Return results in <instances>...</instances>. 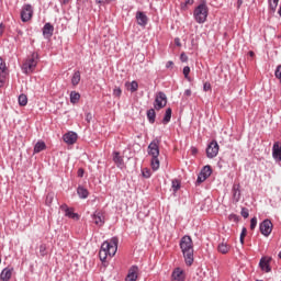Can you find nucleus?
<instances>
[{
    "label": "nucleus",
    "instance_id": "1",
    "mask_svg": "<svg viewBox=\"0 0 281 281\" xmlns=\"http://www.w3.org/2000/svg\"><path fill=\"white\" fill-rule=\"evenodd\" d=\"M180 249L182 251V256L184 258V262L187 267H192L194 263V245L192 243V237L189 235H184L180 239Z\"/></svg>",
    "mask_w": 281,
    "mask_h": 281
},
{
    "label": "nucleus",
    "instance_id": "2",
    "mask_svg": "<svg viewBox=\"0 0 281 281\" xmlns=\"http://www.w3.org/2000/svg\"><path fill=\"white\" fill-rule=\"evenodd\" d=\"M210 8H207V0H201V3L193 10V19L200 25L207 21Z\"/></svg>",
    "mask_w": 281,
    "mask_h": 281
},
{
    "label": "nucleus",
    "instance_id": "3",
    "mask_svg": "<svg viewBox=\"0 0 281 281\" xmlns=\"http://www.w3.org/2000/svg\"><path fill=\"white\" fill-rule=\"evenodd\" d=\"M36 65H38V53L33 52L22 65L23 74H32L36 69Z\"/></svg>",
    "mask_w": 281,
    "mask_h": 281
},
{
    "label": "nucleus",
    "instance_id": "4",
    "mask_svg": "<svg viewBox=\"0 0 281 281\" xmlns=\"http://www.w3.org/2000/svg\"><path fill=\"white\" fill-rule=\"evenodd\" d=\"M166 104H168V97L162 91L157 92L154 102V109L156 111H161V109H164Z\"/></svg>",
    "mask_w": 281,
    "mask_h": 281
},
{
    "label": "nucleus",
    "instance_id": "5",
    "mask_svg": "<svg viewBox=\"0 0 281 281\" xmlns=\"http://www.w3.org/2000/svg\"><path fill=\"white\" fill-rule=\"evenodd\" d=\"M259 229L262 234V236H271V232H273V223H271V220H263L259 224Z\"/></svg>",
    "mask_w": 281,
    "mask_h": 281
},
{
    "label": "nucleus",
    "instance_id": "6",
    "mask_svg": "<svg viewBox=\"0 0 281 281\" xmlns=\"http://www.w3.org/2000/svg\"><path fill=\"white\" fill-rule=\"evenodd\" d=\"M34 14V9L32 8V4H24L22 7L21 11V20L23 23H27L32 19Z\"/></svg>",
    "mask_w": 281,
    "mask_h": 281
},
{
    "label": "nucleus",
    "instance_id": "7",
    "mask_svg": "<svg viewBox=\"0 0 281 281\" xmlns=\"http://www.w3.org/2000/svg\"><path fill=\"white\" fill-rule=\"evenodd\" d=\"M218 142L212 140L206 147V157L209 159H214V157L218 155Z\"/></svg>",
    "mask_w": 281,
    "mask_h": 281
},
{
    "label": "nucleus",
    "instance_id": "8",
    "mask_svg": "<svg viewBox=\"0 0 281 281\" xmlns=\"http://www.w3.org/2000/svg\"><path fill=\"white\" fill-rule=\"evenodd\" d=\"M161 140L159 138H155L149 145H148V155L150 157H159V144Z\"/></svg>",
    "mask_w": 281,
    "mask_h": 281
},
{
    "label": "nucleus",
    "instance_id": "9",
    "mask_svg": "<svg viewBox=\"0 0 281 281\" xmlns=\"http://www.w3.org/2000/svg\"><path fill=\"white\" fill-rule=\"evenodd\" d=\"M259 268L261 271H265V273H271V257H261Z\"/></svg>",
    "mask_w": 281,
    "mask_h": 281
},
{
    "label": "nucleus",
    "instance_id": "10",
    "mask_svg": "<svg viewBox=\"0 0 281 281\" xmlns=\"http://www.w3.org/2000/svg\"><path fill=\"white\" fill-rule=\"evenodd\" d=\"M60 210L61 212H65V216H67V218H72L74 221L80 220V215H78V213H74V209H70L67 204H61Z\"/></svg>",
    "mask_w": 281,
    "mask_h": 281
},
{
    "label": "nucleus",
    "instance_id": "11",
    "mask_svg": "<svg viewBox=\"0 0 281 281\" xmlns=\"http://www.w3.org/2000/svg\"><path fill=\"white\" fill-rule=\"evenodd\" d=\"M91 218L98 227H102L104 225V213L102 211H95L91 215Z\"/></svg>",
    "mask_w": 281,
    "mask_h": 281
},
{
    "label": "nucleus",
    "instance_id": "12",
    "mask_svg": "<svg viewBox=\"0 0 281 281\" xmlns=\"http://www.w3.org/2000/svg\"><path fill=\"white\" fill-rule=\"evenodd\" d=\"M272 158L277 164H281V144L279 142L272 146Z\"/></svg>",
    "mask_w": 281,
    "mask_h": 281
},
{
    "label": "nucleus",
    "instance_id": "13",
    "mask_svg": "<svg viewBox=\"0 0 281 281\" xmlns=\"http://www.w3.org/2000/svg\"><path fill=\"white\" fill-rule=\"evenodd\" d=\"M63 139L66 144L72 146V144H76V142H78V134L76 132H68L64 134Z\"/></svg>",
    "mask_w": 281,
    "mask_h": 281
},
{
    "label": "nucleus",
    "instance_id": "14",
    "mask_svg": "<svg viewBox=\"0 0 281 281\" xmlns=\"http://www.w3.org/2000/svg\"><path fill=\"white\" fill-rule=\"evenodd\" d=\"M136 21L137 24L140 25V27H146L148 25V15L142 11L136 12Z\"/></svg>",
    "mask_w": 281,
    "mask_h": 281
},
{
    "label": "nucleus",
    "instance_id": "15",
    "mask_svg": "<svg viewBox=\"0 0 281 281\" xmlns=\"http://www.w3.org/2000/svg\"><path fill=\"white\" fill-rule=\"evenodd\" d=\"M171 281H186V274L181 268H176L171 274Z\"/></svg>",
    "mask_w": 281,
    "mask_h": 281
},
{
    "label": "nucleus",
    "instance_id": "16",
    "mask_svg": "<svg viewBox=\"0 0 281 281\" xmlns=\"http://www.w3.org/2000/svg\"><path fill=\"white\" fill-rule=\"evenodd\" d=\"M139 268L137 266H132L128 270L125 281H137V273Z\"/></svg>",
    "mask_w": 281,
    "mask_h": 281
},
{
    "label": "nucleus",
    "instance_id": "17",
    "mask_svg": "<svg viewBox=\"0 0 281 281\" xmlns=\"http://www.w3.org/2000/svg\"><path fill=\"white\" fill-rule=\"evenodd\" d=\"M42 32H43L44 38H50L52 36H54V25H52V23L47 22L43 26Z\"/></svg>",
    "mask_w": 281,
    "mask_h": 281
},
{
    "label": "nucleus",
    "instance_id": "18",
    "mask_svg": "<svg viewBox=\"0 0 281 281\" xmlns=\"http://www.w3.org/2000/svg\"><path fill=\"white\" fill-rule=\"evenodd\" d=\"M112 157L115 166L122 170L124 168V158L120 155V151H113Z\"/></svg>",
    "mask_w": 281,
    "mask_h": 281
},
{
    "label": "nucleus",
    "instance_id": "19",
    "mask_svg": "<svg viewBox=\"0 0 281 281\" xmlns=\"http://www.w3.org/2000/svg\"><path fill=\"white\" fill-rule=\"evenodd\" d=\"M232 249V245L227 244L225 239H223L218 245H217V251L220 254H229V250Z\"/></svg>",
    "mask_w": 281,
    "mask_h": 281
},
{
    "label": "nucleus",
    "instance_id": "20",
    "mask_svg": "<svg viewBox=\"0 0 281 281\" xmlns=\"http://www.w3.org/2000/svg\"><path fill=\"white\" fill-rule=\"evenodd\" d=\"M116 252H117V237H112L110 249L108 250V255L110 256V258H113V256H115Z\"/></svg>",
    "mask_w": 281,
    "mask_h": 281
},
{
    "label": "nucleus",
    "instance_id": "21",
    "mask_svg": "<svg viewBox=\"0 0 281 281\" xmlns=\"http://www.w3.org/2000/svg\"><path fill=\"white\" fill-rule=\"evenodd\" d=\"M12 271H14V269L4 268L0 273V280L1 281H10V279L12 278Z\"/></svg>",
    "mask_w": 281,
    "mask_h": 281
},
{
    "label": "nucleus",
    "instance_id": "22",
    "mask_svg": "<svg viewBox=\"0 0 281 281\" xmlns=\"http://www.w3.org/2000/svg\"><path fill=\"white\" fill-rule=\"evenodd\" d=\"M232 192L233 200L235 201V203H238V201H240V183L233 184Z\"/></svg>",
    "mask_w": 281,
    "mask_h": 281
},
{
    "label": "nucleus",
    "instance_id": "23",
    "mask_svg": "<svg viewBox=\"0 0 281 281\" xmlns=\"http://www.w3.org/2000/svg\"><path fill=\"white\" fill-rule=\"evenodd\" d=\"M77 194L79 196V199H88L89 198V190H87V188L79 186L77 188Z\"/></svg>",
    "mask_w": 281,
    "mask_h": 281
},
{
    "label": "nucleus",
    "instance_id": "24",
    "mask_svg": "<svg viewBox=\"0 0 281 281\" xmlns=\"http://www.w3.org/2000/svg\"><path fill=\"white\" fill-rule=\"evenodd\" d=\"M47 148V145L43 140H38L34 146V154L43 153Z\"/></svg>",
    "mask_w": 281,
    "mask_h": 281
},
{
    "label": "nucleus",
    "instance_id": "25",
    "mask_svg": "<svg viewBox=\"0 0 281 281\" xmlns=\"http://www.w3.org/2000/svg\"><path fill=\"white\" fill-rule=\"evenodd\" d=\"M80 70H76L71 77L72 87H78L80 85Z\"/></svg>",
    "mask_w": 281,
    "mask_h": 281
},
{
    "label": "nucleus",
    "instance_id": "26",
    "mask_svg": "<svg viewBox=\"0 0 281 281\" xmlns=\"http://www.w3.org/2000/svg\"><path fill=\"white\" fill-rule=\"evenodd\" d=\"M170 120H172V109L168 108L165 112L162 124H170Z\"/></svg>",
    "mask_w": 281,
    "mask_h": 281
},
{
    "label": "nucleus",
    "instance_id": "27",
    "mask_svg": "<svg viewBox=\"0 0 281 281\" xmlns=\"http://www.w3.org/2000/svg\"><path fill=\"white\" fill-rule=\"evenodd\" d=\"M150 165L154 172H156V170H159V166H160L159 156L151 157Z\"/></svg>",
    "mask_w": 281,
    "mask_h": 281
},
{
    "label": "nucleus",
    "instance_id": "28",
    "mask_svg": "<svg viewBox=\"0 0 281 281\" xmlns=\"http://www.w3.org/2000/svg\"><path fill=\"white\" fill-rule=\"evenodd\" d=\"M157 117V113L155 112V109H149L147 111V120L149 124H153Z\"/></svg>",
    "mask_w": 281,
    "mask_h": 281
},
{
    "label": "nucleus",
    "instance_id": "29",
    "mask_svg": "<svg viewBox=\"0 0 281 281\" xmlns=\"http://www.w3.org/2000/svg\"><path fill=\"white\" fill-rule=\"evenodd\" d=\"M70 102H71V104H78V102H80V92L71 91L70 92Z\"/></svg>",
    "mask_w": 281,
    "mask_h": 281
},
{
    "label": "nucleus",
    "instance_id": "30",
    "mask_svg": "<svg viewBox=\"0 0 281 281\" xmlns=\"http://www.w3.org/2000/svg\"><path fill=\"white\" fill-rule=\"evenodd\" d=\"M200 173H202L207 179L212 176V167L210 165L204 166Z\"/></svg>",
    "mask_w": 281,
    "mask_h": 281
},
{
    "label": "nucleus",
    "instance_id": "31",
    "mask_svg": "<svg viewBox=\"0 0 281 281\" xmlns=\"http://www.w3.org/2000/svg\"><path fill=\"white\" fill-rule=\"evenodd\" d=\"M18 102H19L20 106H27V95H25L23 93L20 94Z\"/></svg>",
    "mask_w": 281,
    "mask_h": 281
},
{
    "label": "nucleus",
    "instance_id": "32",
    "mask_svg": "<svg viewBox=\"0 0 281 281\" xmlns=\"http://www.w3.org/2000/svg\"><path fill=\"white\" fill-rule=\"evenodd\" d=\"M268 3L271 12H276V10L278 9V3H280V0H268Z\"/></svg>",
    "mask_w": 281,
    "mask_h": 281
},
{
    "label": "nucleus",
    "instance_id": "33",
    "mask_svg": "<svg viewBox=\"0 0 281 281\" xmlns=\"http://www.w3.org/2000/svg\"><path fill=\"white\" fill-rule=\"evenodd\" d=\"M99 258H100L101 262H106V258H109V252H105L101 248L99 251Z\"/></svg>",
    "mask_w": 281,
    "mask_h": 281
},
{
    "label": "nucleus",
    "instance_id": "34",
    "mask_svg": "<svg viewBox=\"0 0 281 281\" xmlns=\"http://www.w3.org/2000/svg\"><path fill=\"white\" fill-rule=\"evenodd\" d=\"M111 248V239L110 241H104L102 245H101V250L105 251V254H109V249Z\"/></svg>",
    "mask_w": 281,
    "mask_h": 281
},
{
    "label": "nucleus",
    "instance_id": "35",
    "mask_svg": "<svg viewBox=\"0 0 281 281\" xmlns=\"http://www.w3.org/2000/svg\"><path fill=\"white\" fill-rule=\"evenodd\" d=\"M137 89H139V83H137V81H132L130 85V90L132 93H135V91H137Z\"/></svg>",
    "mask_w": 281,
    "mask_h": 281
},
{
    "label": "nucleus",
    "instance_id": "36",
    "mask_svg": "<svg viewBox=\"0 0 281 281\" xmlns=\"http://www.w3.org/2000/svg\"><path fill=\"white\" fill-rule=\"evenodd\" d=\"M181 188V182H179V180H173L172 181V190L173 192H178Z\"/></svg>",
    "mask_w": 281,
    "mask_h": 281
},
{
    "label": "nucleus",
    "instance_id": "37",
    "mask_svg": "<svg viewBox=\"0 0 281 281\" xmlns=\"http://www.w3.org/2000/svg\"><path fill=\"white\" fill-rule=\"evenodd\" d=\"M245 236H247V228L243 227L241 233H240V237H239V240H240L241 245H245Z\"/></svg>",
    "mask_w": 281,
    "mask_h": 281
},
{
    "label": "nucleus",
    "instance_id": "38",
    "mask_svg": "<svg viewBox=\"0 0 281 281\" xmlns=\"http://www.w3.org/2000/svg\"><path fill=\"white\" fill-rule=\"evenodd\" d=\"M52 203H54V193H48L46 195V205H52Z\"/></svg>",
    "mask_w": 281,
    "mask_h": 281
},
{
    "label": "nucleus",
    "instance_id": "39",
    "mask_svg": "<svg viewBox=\"0 0 281 281\" xmlns=\"http://www.w3.org/2000/svg\"><path fill=\"white\" fill-rule=\"evenodd\" d=\"M240 215L243 216V218H249V209L241 207Z\"/></svg>",
    "mask_w": 281,
    "mask_h": 281
},
{
    "label": "nucleus",
    "instance_id": "40",
    "mask_svg": "<svg viewBox=\"0 0 281 281\" xmlns=\"http://www.w3.org/2000/svg\"><path fill=\"white\" fill-rule=\"evenodd\" d=\"M258 225V217H252L250 220V229L254 231L256 229V226Z\"/></svg>",
    "mask_w": 281,
    "mask_h": 281
},
{
    "label": "nucleus",
    "instance_id": "41",
    "mask_svg": "<svg viewBox=\"0 0 281 281\" xmlns=\"http://www.w3.org/2000/svg\"><path fill=\"white\" fill-rule=\"evenodd\" d=\"M183 76H184L186 80L190 81V68H189V66H186L183 68Z\"/></svg>",
    "mask_w": 281,
    "mask_h": 281
},
{
    "label": "nucleus",
    "instance_id": "42",
    "mask_svg": "<svg viewBox=\"0 0 281 281\" xmlns=\"http://www.w3.org/2000/svg\"><path fill=\"white\" fill-rule=\"evenodd\" d=\"M142 175L145 179H150V170L148 168L143 169Z\"/></svg>",
    "mask_w": 281,
    "mask_h": 281
},
{
    "label": "nucleus",
    "instance_id": "43",
    "mask_svg": "<svg viewBox=\"0 0 281 281\" xmlns=\"http://www.w3.org/2000/svg\"><path fill=\"white\" fill-rule=\"evenodd\" d=\"M113 95H114L115 98H120V97L122 95V89L115 87V88L113 89Z\"/></svg>",
    "mask_w": 281,
    "mask_h": 281
},
{
    "label": "nucleus",
    "instance_id": "44",
    "mask_svg": "<svg viewBox=\"0 0 281 281\" xmlns=\"http://www.w3.org/2000/svg\"><path fill=\"white\" fill-rule=\"evenodd\" d=\"M229 221H233L234 223H238L240 221V216L236 215V214H231L228 216Z\"/></svg>",
    "mask_w": 281,
    "mask_h": 281
},
{
    "label": "nucleus",
    "instance_id": "45",
    "mask_svg": "<svg viewBox=\"0 0 281 281\" xmlns=\"http://www.w3.org/2000/svg\"><path fill=\"white\" fill-rule=\"evenodd\" d=\"M274 76L281 82V65L277 67L276 71H274Z\"/></svg>",
    "mask_w": 281,
    "mask_h": 281
},
{
    "label": "nucleus",
    "instance_id": "46",
    "mask_svg": "<svg viewBox=\"0 0 281 281\" xmlns=\"http://www.w3.org/2000/svg\"><path fill=\"white\" fill-rule=\"evenodd\" d=\"M207 178L205 176H203L202 173H199L198 179H196V183L198 186L203 183V181H205Z\"/></svg>",
    "mask_w": 281,
    "mask_h": 281
},
{
    "label": "nucleus",
    "instance_id": "47",
    "mask_svg": "<svg viewBox=\"0 0 281 281\" xmlns=\"http://www.w3.org/2000/svg\"><path fill=\"white\" fill-rule=\"evenodd\" d=\"M47 251V246H45L44 244H42L41 246H40V254H41V256H46V252Z\"/></svg>",
    "mask_w": 281,
    "mask_h": 281
},
{
    "label": "nucleus",
    "instance_id": "48",
    "mask_svg": "<svg viewBox=\"0 0 281 281\" xmlns=\"http://www.w3.org/2000/svg\"><path fill=\"white\" fill-rule=\"evenodd\" d=\"M8 70V67L5 66V61L3 58L0 57V71Z\"/></svg>",
    "mask_w": 281,
    "mask_h": 281
},
{
    "label": "nucleus",
    "instance_id": "49",
    "mask_svg": "<svg viewBox=\"0 0 281 281\" xmlns=\"http://www.w3.org/2000/svg\"><path fill=\"white\" fill-rule=\"evenodd\" d=\"M203 91H212V85L210 82H205L203 85Z\"/></svg>",
    "mask_w": 281,
    "mask_h": 281
},
{
    "label": "nucleus",
    "instance_id": "50",
    "mask_svg": "<svg viewBox=\"0 0 281 281\" xmlns=\"http://www.w3.org/2000/svg\"><path fill=\"white\" fill-rule=\"evenodd\" d=\"M5 78H8V70H1L0 80H5Z\"/></svg>",
    "mask_w": 281,
    "mask_h": 281
},
{
    "label": "nucleus",
    "instance_id": "51",
    "mask_svg": "<svg viewBox=\"0 0 281 281\" xmlns=\"http://www.w3.org/2000/svg\"><path fill=\"white\" fill-rule=\"evenodd\" d=\"M194 4V0H184V3H182V8H188V5H193Z\"/></svg>",
    "mask_w": 281,
    "mask_h": 281
},
{
    "label": "nucleus",
    "instance_id": "52",
    "mask_svg": "<svg viewBox=\"0 0 281 281\" xmlns=\"http://www.w3.org/2000/svg\"><path fill=\"white\" fill-rule=\"evenodd\" d=\"M77 176L82 179L85 177V169L82 168H79L78 171H77Z\"/></svg>",
    "mask_w": 281,
    "mask_h": 281
},
{
    "label": "nucleus",
    "instance_id": "53",
    "mask_svg": "<svg viewBox=\"0 0 281 281\" xmlns=\"http://www.w3.org/2000/svg\"><path fill=\"white\" fill-rule=\"evenodd\" d=\"M180 60H181L182 63H188V55H186V53H182V54L180 55Z\"/></svg>",
    "mask_w": 281,
    "mask_h": 281
},
{
    "label": "nucleus",
    "instance_id": "54",
    "mask_svg": "<svg viewBox=\"0 0 281 281\" xmlns=\"http://www.w3.org/2000/svg\"><path fill=\"white\" fill-rule=\"evenodd\" d=\"M175 67V63L172 60L167 61L166 69H172Z\"/></svg>",
    "mask_w": 281,
    "mask_h": 281
},
{
    "label": "nucleus",
    "instance_id": "55",
    "mask_svg": "<svg viewBox=\"0 0 281 281\" xmlns=\"http://www.w3.org/2000/svg\"><path fill=\"white\" fill-rule=\"evenodd\" d=\"M175 44L177 45V47H181V40L179 37H176Z\"/></svg>",
    "mask_w": 281,
    "mask_h": 281
},
{
    "label": "nucleus",
    "instance_id": "56",
    "mask_svg": "<svg viewBox=\"0 0 281 281\" xmlns=\"http://www.w3.org/2000/svg\"><path fill=\"white\" fill-rule=\"evenodd\" d=\"M86 120H87L88 122H91V120H93V116L91 115V113H87V114H86Z\"/></svg>",
    "mask_w": 281,
    "mask_h": 281
},
{
    "label": "nucleus",
    "instance_id": "57",
    "mask_svg": "<svg viewBox=\"0 0 281 281\" xmlns=\"http://www.w3.org/2000/svg\"><path fill=\"white\" fill-rule=\"evenodd\" d=\"M184 95H187L188 98H190V95H192V90L187 89V90L184 91Z\"/></svg>",
    "mask_w": 281,
    "mask_h": 281
},
{
    "label": "nucleus",
    "instance_id": "58",
    "mask_svg": "<svg viewBox=\"0 0 281 281\" xmlns=\"http://www.w3.org/2000/svg\"><path fill=\"white\" fill-rule=\"evenodd\" d=\"M243 5V0H237V8H240Z\"/></svg>",
    "mask_w": 281,
    "mask_h": 281
},
{
    "label": "nucleus",
    "instance_id": "59",
    "mask_svg": "<svg viewBox=\"0 0 281 281\" xmlns=\"http://www.w3.org/2000/svg\"><path fill=\"white\" fill-rule=\"evenodd\" d=\"M5 85V80L4 79H0V87H3Z\"/></svg>",
    "mask_w": 281,
    "mask_h": 281
},
{
    "label": "nucleus",
    "instance_id": "60",
    "mask_svg": "<svg viewBox=\"0 0 281 281\" xmlns=\"http://www.w3.org/2000/svg\"><path fill=\"white\" fill-rule=\"evenodd\" d=\"M59 1H60L61 4L65 5V4H67V2H68L69 0H59Z\"/></svg>",
    "mask_w": 281,
    "mask_h": 281
},
{
    "label": "nucleus",
    "instance_id": "61",
    "mask_svg": "<svg viewBox=\"0 0 281 281\" xmlns=\"http://www.w3.org/2000/svg\"><path fill=\"white\" fill-rule=\"evenodd\" d=\"M0 30H5V24L0 23Z\"/></svg>",
    "mask_w": 281,
    "mask_h": 281
},
{
    "label": "nucleus",
    "instance_id": "62",
    "mask_svg": "<svg viewBox=\"0 0 281 281\" xmlns=\"http://www.w3.org/2000/svg\"><path fill=\"white\" fill-rule=\"evenodd\" d=\"M193 155L198 153L196 148L192 149Z\"/></svg>",
    "mask_w": 281,
    "mask_h": 281
},
{
    "label": "nucleus",
    "instance_id": "63",
    "mask_svg": "<svg viewBox=\"0 0 281 281\" xmlns=\"http://www.w3.org/2000/svg\"><path fill=\"white\" fill-rule=\"evenodd\" d=\"M0 36H3V29H0Z\"/></svg>",
    "mask_w": 281,
    "mask_h": 281
},
{
    "label": "nucleus",
    "instance_id": "64",
    "mask_svg": "<svg viewBox=\"0 0 281 281\" xmlns=\"http://www.w3.org/2000/svg\"><path fill=\"white\" fill-rule=\"evenodd\" d=\"M250 56H254V52H250Z\"/></svg>",
    "mask_w": 281,
    "mask_h": 281
}]
</instances>
